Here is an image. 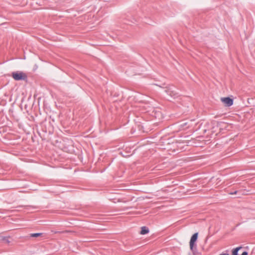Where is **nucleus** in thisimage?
I'll use <instances>...</instances> for the list:
<instances>
[{
  "label": "nucleus",
  "mask_w": 255,
  "mask_h": 255,
  "mask_svg": "<svg viewBox=\"0 0 255 255\" xmlns=\"http://www.w3.org/2000/svg\"><path fill=\"white\" fill-rule=\"evenodd\" d=\"M237 193V191H234V192H231V193H230V194H231V195H234V194H236Z\"/></svg>",
  "instance_id": "nucleus-10"
},
{
  "label": "nucleus",
  "mask_w": 255,
  "mask_h": 255,
  "mask_svg": "<svg viewBox=\"0 0 255 255\" xmlns=\"http://www.w3.org/2000/svg\"><path fill=\"white\" fill-rule=\"evenodd\" d=\"M219 255H229L228 253H222Z\"/></svg>",
  "instance_id": "nucleus-11"
},
{
  "label": "nucleus",
  "mask_w": 255,
  "mask_h": 255,
  "mask_svg": "<svg viewBox=\"0 0 255 255\" xmlns=\"http://www.w3.org/2000/svg\"><path fill=\"white\" fill-rule=\"evenodd\" d=\"M193 255H202L201 253L198 252L197 251L192 252Z\"/></svg>",
  "instance_id": "nucleus-8"
},
{
  "label": "nucleus",
  "mask_w": 255,
  "mask_h": 255,
  "mask_svg": "<svg viewBox=\"0 0 255 255\" xmlns=\"http://www.w3.org/2000/svg\"><path fill=\"white\" fill-rule=\"evenodd\" d=\"M241 248V247H239L234 249L232 252V255H238V252Z\"/></svg>",
  "instance_id": "nucleus-6"
},
{
  "label": "nucleus",
  "mask_w": 255,
  "mask_h": 255,
  "mask_svg": "<svg viewBox=\"0 0 255 255\" xmlns=\"http://www.w3.org/2000/svg\"><path fill=\"white\" fill-rule=\"evenodd\" d=\"M148 232H149V231L147 228H146L145 227H142L141 228V230L140 231V234L145 235V234L148 233Z\"/></svg>",
  "instance_id": "nucleus-5"
},
{
  "label": "nucleus",
  "mask_w": 255,
  "mask_h": 255,
  "mask_svg": "<svg viewBox=\"0 0 255 255\" xmlns=\"http://www.w3.org/2000/svg\"><path fill=\"white\" fill-rule=\"evenodd\" d=\"M180 144H181L180 143H178L177 145H176V147H181V146H180Z\"/></svg>",
  "instance_id": "nucleus-12"
},
{
  "label": "nucleus",
  "mask_w": 255,
  "mask_h": 255,
  "mask_svg": "<svg viewBox=\"0 0 255 255\" xmlns=\"http://www.w3.org/2000/svg\"><path fill=\"white\" fill-rule=\"evenodd\" d=\"M198 233L194 234L191 238L190 241V248L192 252L197 251V245L195 243L198 239Z\"/></svg>",
  "instance_id": "nucleus-1"
},
{
  "label": "nucleus",
  "mask_w": 255,
  "mask_h": 255,
  "mask_svg": "<svg viewBox=\"0 0 255 255\" xmlns=\"http://www.w3.org/2000/svg\"><path fill=\"white\" fill-rule=\"evenodd\" d=\"M42 235V233H33L30 234V237H38L41 236Z\"/></svg>",
  "instance_id": "nucleus-7"
},
{
  "label": "nucleus",
  "mask_w": 255,
  "mask_h": 255,
  "mask_svg": "<svg viewBox=\"0 0 255 255\" xmlns=\"http://www.w3.org/2000/svg\"><path fill=\"white\" fill-rule=\"evenodd\" d=\"M177 125L178 128H179V130L185 129L189 127L187 122L185 121L176 122V125Z\"/></svg>",
  "instance_id": "nucleus-4"
},
{
  "label": "nucleus",
  "mask_w": 255,
  "mask_h": 255,
  "mask_svg": "<svg viewBox=\"0 0 255 255\" xmlns=\"http://www.w3.org/2000/svg\"><path fill=\"white\" fill-rule=\"evenodd\" d=\"M221 101L227 107H230L233 104V99L230 97L222 98Z\"/></svg>",
  "instance_id": "nucleus-3"
},
{
  "label": "nucleus",
  "mask_w": 255,
  "mask_h": 255,
  "mask_svg": "<svg viewBox=\"0 0 255 255\" xmlns=\"http://www.w3.org/2000/svg\"><path fill=\"white\" fill-rule=\"evenodd\" d=\"M12 77L15 80H20L25 79L26 75L22 72H15L12 73Z\"/></svg>",
  "instance_id": "nucleus-2"
},
{
  "label": "nucleus",
  "mask_w": 255,
  "mask_h": 255,
  "mask_svg": "<svg viewBox=\"0 0 255 255\" xmlns=\"http://www.w3.org/2000/svg\"><path fill=\"white\" fill-rule=\"evenodd\" d=\"M2 240L4 241L5 243H8L9 242L8 240V239L7 238H3Z\"/></svg>",
  "instance_id": "nucleus-9"
}]
</instances>
